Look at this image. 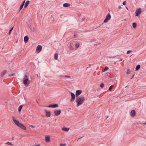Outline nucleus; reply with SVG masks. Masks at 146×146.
Here are the masks:
<instances>
[{
  "mask_svg": "<svg viewBox=\"0 0 146 146\" xmlns=\"http://www.w3.org/2000/svg\"><path fill=\"white\" fill-rule=\"evenodd\" d=\"M66 144H60V146H66Z\"/></svg>",
  "mask_w": 146,
  "mask_h": 146,
  "instance_id": "obj_34",
  "label": "nucleus"
},
{
  "mask_svg": "<svg viewBox=\"0 0 146 146\" xmlns=\"http://www.w3.org/2000/svg\"><path fill=\"white\" fill-rule=\"evenodd\" d=\"M121 7L120 5L118 7V8L119 9H121Z\"/></svg>",
  "mask_w": 146,
  "mask_h": 146,
  "instance_id": "obj_40",
  "label": "nucleus"
},
{
  "mask_svg": "<svg viewBox=\"0 0 146 146\" xmlns=\"http://www.w3.org/2000/svg\"><path fill=\"white\" fill-rule=\"evenodd\" d=\"M75 47L76 48H78L79 47V44H78H78H77V43H75Z\"/></svg>",
  "mask_w": 146,
  "mask_h": 146,
  "instance_id": "obj_27",
  "label": "nucleus"
},
{
  "mask_svg": "<svg viewBox=\"0 0 146 146\" xmlns=\"http://www.w3.org/2000/svg\"><path fill=\"white\" fill-rule=\"evenodd\" d=\"M7 71L6 70H4L1 73V77H3L5 75V74L6 73Z\"/></svg>",
  "mask_w": 146,
  "mask_h": 146,
  "instance_id": "obj_13",
  "label": "nucleus"
},
{
  "mask_svg": "<svg viewBox=\"0 0 146 146\" xmlns=\"http://www.w3.org/2000/svg\"><path fill=\"white\" fill-rule=\"evenodd\" d=\"M37 77H38V74H37Z\"/></svg>",
  "mask_w": 146,
  "mask_h": 146,
  "instance_id": "obj_52",
  "label": "nucleus"
},
{
  "mask_svg": "<svg viewBox=\"0 0 146 146\" xmlns=\"http://www.w3.org/2000/svg\"><path fill=\"white\" fill-rule=\"evenodd\" d=\"M65 77H66V78H69L70 79H71V78L70 77V76H69L65 75Z\"/></svg>",
  "mask_w": 146,
  "mask_h": 146,
  "instance_id": "obj_33",
  "label": "nucleus"
},
{
  "mask_svg": "<svg viewBox=\"0 0 146 146\" xmlns=\"http://www.w3.org/2000/svg\"><path fill=\"white\" fill-rule=\"evenodd\" d=\"M104 83H102L100 85V86L101 88H102L104 86Z\"/></svg>",
  "mask_w": 146,
  "mask_h": 146,
  "instance_id": "obj_25",
  "label": "nucleus"
},
{
  "mask_svg": "<svg viewBox=\"0 0 146 146\" xmlns=\"http://www.w3.org/2000/svg\"><path fill=\"white\" fill-rule=\"evenodd\" d=\"M133 27L134 28L136 27L137 26V24L135 23H133L132 24Z\"/></svg>",
  "mask_w": 146,
  "mask_h": 146,
  "instance_id": "obj_20",
  "label": "nucleus"
},
{
  "mask_svg": "<svg viewBox=\"0 0 146 146\" xmlns=\"http://www.w3.org/2000/svg\"><path fill=\"white\" fill-rule=\"evenodd\" d=\"M13 27H12L11 29L10 30H12V31L13 30Z\"/></svg>",
  "mask_w": 146,
  "mask_h": 146,
  "instance_id": "obj_46",
  "label": "nucleus"
},
{
  "mask_svg": "<svg viewBox=\"0 0 146 146\" xmlns=\"http://www.w3.org/2000/svg\"><path fill=\"white\" fill-rule=\"evenodd\" d=\"M29 2L30 1L29 0H28L26 1L24 6L25 8H26L27 7L29 3Z\"/></svg>",
  "mask_w": 146,
  "mask_h": 146,
  "instance_id": "obj_17",
  "label": "nucleus"
},
{
  "mask_svg": "<svg viewBox=\"0 0 146 146\" xmlns=\"http://www.w3.org/2000/svg\"><path fill=\"white\" fill-rule=\"evenodd\" d=\"M134 76V74H133V76H132V77L131 78V79H132L133 77Z\"/></svg>",
  "mask_w": 146,
  "mask_h": 146,
  "instance_id": "obj_38",
  "label": "nucleus"
},
{
  "mask_svg": "<svg viewBox=\"0 0 146 146\" xmlns=\"http://www.w3.org/2000/svg\"><path fill=\"white\" fill-rule=\"evenodd\" d=\"M61 111L60 110H55L54 111V113L55 115L56 116H58L61 113Z\"/></svg>",
  "mask_w": 146,
  "mask_h": 146,
  "instance_id": "obj_7",
  "label": "nucleus"
},
{
  "mask_svg": "<svg viewBox=\"0 0 146 146\" xmlns=\"http://www.w3.org/2000/svg\"><path fill=\"white\" fill-rule=\"evenodd\" d=\"M25 0L23 2V3L22 4H23V5H24V3L25 2Z\"/></svg>",
  "mask_w": 146,
  "mask_h": 146,
  "instance_id": "obj_41",
  "label": "nucleus"
},
{
  "mask_svg": "<svg viewBox=\"0 0 146 146\" xmlns=\"http://www.w3.org/2000/svg\"><path fill=\"white\" fill-rule=\"evenodd\" d=\"M140 67H141V66L140 65H137L135 68L136 70H137L139 69L140 68Z\"/></svg>",
  "mask_w": 146,
  "mask_h": 146,
  "instance_id": "obj_19",
  "label": "nucleus"
},
{
  "mask_svg": "<svg viewBox=\"0 0 146 146\" xmlns=\"http://www.w3.org/2000/svg\"><path fill=\"white\" fill-rule=\"evenodd\" d=\"M116 56H114L113 57H109V58H114Z\"/></svg>",
  "mask_w": 146,
  "mask_h": 146,
  "instance_id": "obj_42",
  "label": "nucleus"
},
{
  "mask_svg": "<svg viewBox=\"0 0 146 146\" xmlns=\"http://www.w3.org/2000/svg\"><path fill=\"white\" fill-rule=\"evenodd\" d=\"M123 4L124 5H126V3H125V1H123Z\"/></svg>",
  "mask_w": 146,
  "mask_h": 146,
  "instance_id": "obj_36",
  "label": "nucleus"
},
{
  "mask_svg": "<svg viewBox=\"0 0 146 146\" xmlns=\"http://www.w3.org/2000/svg\"><path fill=\"white\" fill-rule=\"evenodd\" d=\"M111 16L110 13L108 14L104 21V22L107 23L111 19Z\"/></svg>",
  "mask_w": 146,
  "mask_h": 146,
  "instance_id": "obj_5",
  "label": "nucleus"
},
{
  "mask_svg": "<svg viewBox=\"0 0 146 146\" xmlns=\"http://www.w3.org/2000/svg\"><path fill=\"white\" fill-rule=\"evenodd\" d=\"M81 137L80 138H78V139H80Z\"/></svg>",
  "mask_w": 146,
  "mask_h": 146,
  "instance_id": "obj_53",
  "label": "nucleus"
},
{
  "mask_svg": "<svg viewBox=\"0 0 146 146\" xmlns=\"http://www.w3.org/2000/svg\"><path fill=\"white\" fill-rule=\"evenodd\" d=\"M70 4L68 3H64L63 4V6L64 7H70Z\"/></svg>",
  "mask_w": 146,
  "mask_h": 146,
  "instance_id": "obj_15",
  "label": "nucleus"
},
{
  "mask_svg": "<svg viewBox=\"0 0 146 146\" xmlns=\"http://www.w3.org/2000/svg\"><path fill=\"white\" fill-rule=\"evenodd\" d=\"M42 49V46L41 45H38L36 48V51L37 53H39L40 52Z\"/></svg>",
  "mask_w": 146,
  "mask_h": 146,
  "instance_id": "obj_6",
  "label": "nucleus"
},
{
  "mask_svg": "<svg viewBox=\"0 0 146 146\" xmlns=\"http://www.w3.org/2000/svg\"><path fill=\"white\" fill-rule=\"evenodd\" d=\"M82 92V91L81 90H77L76 91V97H78L79 95Z\"/></svg>",
  "mask_w": 146,
  "mask_h": 146,
  "instance_id": "obj_11",
  "label": "nucleus"
},
{
  "mask_svg": "<svg viewBox=\"0 0 146 146\" xmlns=\"http://www.w3.org/2000/svg\"><path fill=\"white\" fill-rule=\"evenodd\" d=\"M132 52V51L131 50H128L127 51V54H129L130 52Z\"/></svg>",
  "mask_w": 146,
  "mask_h": 146,
  "instance_id": "obj_32",
  "label": "nucleus"
},
{
  "mask_svg": "<svg viewBox=\"0 0 146 146\" xmlns=\"http://www.w3.org/2000/svg\"><path fill=\"white\" fill-rule=\"evenodd\" d=\"M36 103L37 104H38V101H37V100H36Z\"/></svg>",
  "mask_w": 146,
  "mask_h": 146,
  "instance_id": "obj_44",
  "label": "nucleus"
},
{
  "mask_svg": "<svg viewBox=\"0 0 146 146\" xmlns=\"http://www.w3.org/2000/svg\"><path fill=\"white\" fill-rule=\"evenodd\" d=\"M71 98L70 100L71 102L74 101L75 98V95L72 92L71 93Z\"/></svg>",
  "mask_w": 146,
  "mask_h": 146,
  "instance_id": "obj_8",
  "label": "nucleus"
},
{
  "mask_svg": "<svg viewBox=\"0 0 146 146\" xmlns=\"http://www.w3.org/2000/svg\"><path fill=\"white\" fill-rule=\"evenodd\" d=\"M14 75H15V74L13 73H12V74H9V76H14Z\"/></svg>",
  "mask_w": 146,
  "mask_h": 146,
  "instance_id": "obj_31",
  "label": "nucleus"
},
{
  "mask_svg": "<svg viewBox=\"0 0 146 146\" xmlns=\"http://www.w3.org/2000/svg\"><path fill=\"white\" fill-rule=\"evenodd\" d=\"M6 143L8 145H13V144L9 142H7Z\"/></svg>",
  "mask_w": 146,
  "mask_h": 146,
  "instance_id": "obj_29",
  "label": "nucleus"
},
{
  "mask_svg": "<svg viewBox=\"0 0 146 146\" xmlns=\"http://www.w3.org/2000/svg\"><path fill=\"white\" fill-rule=\"evenodd\" d=\"M45 141L47 142H50V138L49 136H46L45 137Z\"/></svg>",
  "mask_w": 146,
  "mask_h": 146,
  "instance_id": "obj_16",
  "label": "nucleus"
},
{
  "mask_svg": "<svg viewBox=\"0 0 146 146\" xmlns=\"http://www.w3.org/2000/svg\"><path fill=\"white\" fill-rule=\"evenodd\" d=\"M144 125H146V121L143 124Z\"/></svg>",
  "mask_w": 146,
  "mask_h": 146,
  "instance_id": "obj_45",
  "label": "nucleus"
},
{
  "mask_svg": "<svg viewBox=\"0 0 146 146\" xmlns=\"http://www.w3.org/2000/svg\"><path fill=\"white\" fill-rule=\"evenodd\" d=\"M58 106V105L57 104H53L51 105H49L48 107L49 108H55L57 107Z\"/></svg>",
  "mask_w": 146,
  "mask_h": 146,
  "instance_id": "obj_10",
  "label": "nucleus"
},
{
  "mask_svg": "<svg viewBox=\"0 0 146 146\" xmlns=\"http://www.w3.org/2000/svg\"><path fill=\"white\" fill-rule=\"evenodd\" d=\"M123 20H124V21H126V19H124Z\"/></svg>",
  "mask_w": 146,
  "mask_h": 146,
  "instance_id": "obj_51",
  "label": "nucleus"
},
{
  "mask_svg": "<svg viewBox=\"0 0 146 146\" xmlns=\"http://www.w3.org/2000/svg\"><path fill=\"white\" fill-rule=\"evenodd\" d=\"M28 77L27 75H25L23 78V83L25 85L28 86L30 83Z\"/></svg>",
  "mask_w": 146,
  "mask_h": 146,
  "instance_id": "obj_3",
  "label": "nucleus"
},
{
  "mask_svg": "<svg viewBox=\"0 0 146 146\" xmlns=\"http://www.w3.org/2000/svg\"><path fill=\"white\" fill-rule=\"evenodd\" d=\"M126 7V8L128 10V8L127 7Z\"/></svg>",
  "mask_w": 146,
  "mask_h": 146,
  "instance_id": "obj_47",
  "label": "nucleus"
},
{
  "mask_svg": "<svg viewBox=\"0 0 146 146\" xmlns=\"http://www.w3.org/2000/svg\"><path fill=\"white\" fill-rule=\"evenodd\" d=\"M23 6L24 5L23 4H21V5L20 7V10H21L22 9L23 7Z\"/></svg>",
  "mask_w": 146,
  "mask_h": 146,
  "instance_id": "obj_30",
  "label": "nucleus"
},
{
  "mask_svg": "<svg viewBox=\"0 0 146 146\" xmlns=\"http://www.w3.org/2000/svg\"><path fill=\"white\" fill-rule=\"evenodd\" d=\"M141 12V9L140 8H138L135 11V15L136 16H138L139 14Z\"/></svg>",
  "mask_w": 146,
  "mask_h": 146,
  "instance_id": "obj_4",
  "label": "nucleus"
},
{
  "mask_svg": "<svg viewBox=\"0 0 146 146\" xmlns=\"http://www.w3.org/2000/svg\"><path fill=\"white\" fill-rule=\"evenodd\" d=\"M113 85H112L111 86H110V87L109 88V89H108L110 91L111 90L112 88V87H113Z\"/></svg>",
  "mask_w": 146,
  "mask_h": 146,
  "instance_id": "obj_28",
  "label": "nucleus"
},
{
  "mask_svg": "<svg viewBox=\"0 0 146 146\" xmlns=\"http://www.w3.org/2000/svg\"><path fill=\"white\" fill-rule=\"evenodd\" d=\"M35 146H40V145L39 144H38V145H35Z\"/></svg>",
  "mask_w": 146,
  "mask_h": 146,
  "instance_id": "obj_43",
  "label": "nucleus"
},
{
  "mask_svg": "<svg viewBox=\"0 0 146 146\" xmlns=\"http://www.w3.org/2000/svg\"><path fill=\"white\" fill-rule=\"evenodd\" d=\"M69 129L65 127H63L62 128V130L64 131H68L69 130Z\"/></svg>",
  "mask_w": 146,
  "mask_h": 146,
  "instance_id": "obj_18",
  "label": "nucleus"
},
{
  "mask_svg": "<svg viewBox=\"0 0 146 146\" xmlns=\"http://www.w3.org/2000/svg\"><path fill=\"white\" fill-rule=\"evenodd\" d=\"M28 26L29 27V28L30 29L31 31H32V32L34 31L35 30H34V28H31L29 26Z\"/></svg>",
  "mask_w": 146,
  "mask_h": 146,
  "instance_id": "obj_24",
  "label": "nucleus"
},
{
  "mask_svg": "<svg viewBox=\"0 0 146 146\" xmlns=\"http://www.w3.org/2000/svg\"><path fill=\"white\" fill-rule=\"evenodd\" d=\"M12 31V30H10H10H9V35H10L11 34V32Z\"/></svg>",
  "mask_w": 146,
  "mask_h": 146,
  "instance_id": "obj_35",
  "label": "nucleus"
},
{
  "mask_svg": "<svg viewBox=\"0 0 146 146\" xmlns=\"http://www.w3.org/2000/svg\"><path fill=\"white\" fill-rule=\"evenodd\" d=\"M95 41V40L94 39H92L90 41V42H92Z\"/></svg>",
  "mask_w": 146,
  "mask_h": 146,
  "instance_id": "obj_37",
  "label": "nucleus"
},
{
  "mask_svg": "<svg viewBox=\"0 0 146 146\" xmlns=\"http://www.w3.org/2000/svg\"><path fill=\"white\" fill-rule=\"evenodd\" d=\"M58 57V54L57 53H56L54 55V59L55 60H57Z\"/></svg>",
  "mask_w": 146,
  "mask_h": 146,
  "instance_id": "obj_22",
  "label": "nucleus"
},
{
  "mask_svg": "<svg viewBox=\"0 0 146 146\" xmlns=\"http://www.w3.org/2000/svg\"><path fill=\"white\" fill-rule=\"evenodd\" d=\"M30 127H32L33 128H34L35 127L34 126H33L32 125H30Z\"/></svg>",
  "mask_w": 146,
  "mask_h": 146,
  "instance_id": "obj_39",
  "label": "nucleus"
},
{
  "mask_svg": "<svg viewBox=\"0 0 146 146\" xmlns=\"http://www.w3.org/2000/svg\"><path fill=\"white\" fill-rule=\"evenodd\" d=\"M108 69H109V68L108 67H105V68L102 71L103 72H105V71H107Z\"/></svg>",
  "mask_w": 146,
  "mask_h": 146,
  "instance_id": "obj_23",
  "label": "nucleus"
},
{
  "mask_svg": "<svg viewBox=\"0 0 146 146\" xmlns=\"http://www.w3.org/2000/svg\"><path fill=\"white\" fill-rule=\"evenodd\" d=\"M135 115V111L134 110H132L131 111V115L132 117H134Z\"/></svg>",
  "mask_w": 146,
  "mask_h": 146,
  "instance_id": "obj_12",
  "label": "nucleus"
},
{
  "mask_svg": "<svg viewBox=\"0 0 146 146\" xmlns=\"http://www.w3.org/2000/svg\"><path fill=\"white\" fill-rule=\"evenodd\" d=\"M85 97L83 96H79L76 100V102L77 103V106H78L81 105L85 101Z\"/></svg>",
  "mask_w": 146,
  "mask_h": 146,
  "instance_id": "obj_1",
  "label": "nucleus"
},
{
  "mask_svg": "<svg viewBox=\"0 0 146 146\" xmlns=\"http://www.w3.org/2000/svg\"><path fill=\"white\" fill-rule=\"evenodd\" d=\"M46 116L47 117H50V111L45 110Z\"/></svg>",
  "mask_w": 146,
  "mask_h": 146,
  "instance_id": "obj_9",
  "label": "nucleus"
},
{
  "mask_svg": "<svg viewBox=\"0 0 146 146\" xmlns=\"http://www.w3.org/2000/svg\"><path fill=\"white\" fill-rule=\"evenodd\" d=\"M76 35H74V38L75 37Z\"/></svg>",
  "mask_w": 146,
  "mask_h": 146,
  "instance_id": "obj_50",
  "label": "nucleus"
},
{
  "mask_svg": "<svg viewBox=\"0 0 146 146\" xmlns=\"http://www.w3.org/2000/svg\"><path fill=\"white\" fill-rule=\"evenodd\" d=\"M131 72L130 70L129 69H128L126 71V74H129Z\"/></svg>",
  "mask_w": 146,
  "mask_h": 146,
  "instance_id": "obj_26",
  "label": "nucleus"
},
{
  "mask_svg": "<svg viewBox=\"0 0 146 146\" xmlns=\"http://www.w3.org/2000/svg\"><path fill=\"white\" fill-rule=\"evenodd\" d=\"M122 60V59H121L120 60H119V62H121Z\"/></svg>",
  "mask_w": 146,
  "mask_h": 146,
  "instance_id": "obj_48",
  "label": "nucleus"
},
{
  "mask_svg": "<svg viewBox=\"0 0 146 146\" xmlns=\"http://www.w3.org/2000/svg\"><path fill=\"white\" fill-rule=\"evenodd\" d=\"M29 37L27 36H25L24 37V41L25 43H27L28 41Z\"/></svg>",
  "mask_w": 146,
  "mask_h": 146,
  "instance_id": "obj_14",
  "label": "nucleus"
},
{
  "mask_svg": "<svg viewBox=\"0 0 146 146\" xmlns=\"http://www.w3.org/2000/svg\"><path fill=\"white\" fill-rule=\"evenodd\" d=\"M23 106L22 105H21L19 106L18 108V111H20L22 108Z\"/></svg>",
  "mask_w": 146,
  "mask_h": 146,
  "instance_id": "obj_21",
  "label": "nucleus"
},
{
  "mask_svg": "<svg viewBox=\"0 0 146 146\" xmlns=\"http://www.w3.org/2000/svg\"><path fill=\"white\" fill-rule=\"evenodd\" d=\"M12 118L13 120L14 121V123L19 127L25 130L27 129L26 128L24 125L20 123L18 121L15 119L14 117H12Z\"/></svg>",
  "mask_w": 146,
  "mask_h": 146,
  "instance_id": "obj_2",
  "label": "nucleus"
},
{
  "mask_svg": "<svg viewBox=\"0 0 146 146\" xmlns=\"http://www.w3.org/2000/svg\"><path fill=\"white\" fill-rule=\"evenodd\" d=\"M72 43H70V46H72Z\"/></svg>",
  "mask_w": 146,
  "mask_h": 146,
  "instance_id": "obj_49",
  "label": "nucleus"
}]
</instances>
